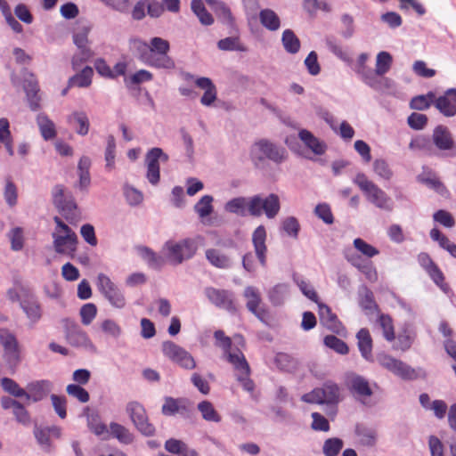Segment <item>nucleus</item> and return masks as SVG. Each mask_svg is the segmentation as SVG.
<instances>
[{
	"label": "nucleus",
	"mask_w": 456,
	"mask_h": 456,
	"mask_svg": "<svg viewBox=\"0 0 456 456\" xmlns=\"http://www.w3.org/2000/svg\"><path fill=\"white\" fill-rule=\"evenodd\" d=\"M132 45L139 52V58L144 64L157 69H175V61L168 55L170 44L167 40L155 37L149 44L141 39H134Z\"/></svg>",
	"instance_id": "obj_1"
},
{
	"label": "nucleus",
	"mask_w": 456,
	"mask_h": 456,
	"mask_svg": "<svg viewBox=\"0 0 456 456\" xmlns=\"http://www.w3.org/2000/svg\"><path fill=\"white\" fill-rule=\"evenodd\" d=\"M227 362L232 364L237 381L250 396H256V386L250 379L251 369L244 354L238 348L224 354Z\"/></svg>",
	"instance_id": "obj_2"
},
{
	"label": "nucleus",
	"mask_w": 456,
	"mask_h": 456,
	"mask_svg": "<svg viewBox=\"0 0 456 456\" xmlns=\"http://www.w3.org/2000/svg\"><path fill=\"white\" fill-rule=\"evenodd\" d=\"M56 228L53 232L54 250L58 254H63L73 256L77 251V236L71 228L62 220L54 216L53 218Z\"/></svg>",
	"instance_id": "obj_3"
},
{
	"label": "nucleus",
	"mask_w": 456,
	"mask_h": 456,
	"mask_svg": "<svg viewBox=\"0 0 456 456\" xmlns=\"http://www.w3.org/2000/svg\"><path fill=\"white\" fill-rule=\"evenodd\" d=\"M354 183L363 191L367 200L380 209L392 211L393 202L391 198L368 177L359 173L354 179Z\"/></svg>",
	"instance_id": "obj_4"
},
{
	"label": "nucleus",
	"mask_w": 456,
	"mask_h": 456,
	"mask_svg": "<svg viewBox=\"0 0 456 456\" xmlns=\"http://www.w3.org/2000/svg\"><path fill=\"white\" fill-rule=\"evenodd\" d=\"M197 249V244L192 239H184L177 242L168 240L163 247L166 258L175 265L191 258L196 254Z\"/></svg>",
	"instance_id": "obj_5"
},
{
	"label": "nucleus",
	"mask_w": 456,
	"mask_h": 456,
	"mask_svg": "<svg viewBox=\"0 0 456 456\" xmlns=\"http://www.w3.org/2000/svg\"><path fill=\"white\" fill-rule=\"evenodd\" d=\"M281 209L279 196L274 193L269 194L263 199L260 195H255L248 199V213L253 216H260L263 214L267 218H274Z\"/></svg>",
	"instance_id": "obj_6"
},
{
	"label": "nucleus",
	"mask_w": 456,
	"mask_h": 456,
	"mask_svg": "<svg viewBox=\"0 0 456 456\" xmlns=\"http://www.w3.org/2000/svg\"><path fill=\"white\" fill-rule=\"evenodd\" d=\"M168 160V156L166 154L162 149L159 147H154L151 149L145 155V164L147 167L146 177L148 181L156 185L159 182L160 179V168L159 162H167Z\"/></svg>",
	"instance_id": "obj_7"
},
{
	"label": "nucleus",
	"mask_w": 456,
	"mask_h": 456,
	"mask_svg": "<svg viewBox=\"0 0 456 456\" xmlns=\"http://www.w3.org/2000/svg\"><path fill=\"white\" fill-rule=\"evenodd\" d=\"M97 286L101 293L104 295L114 307L123 308L125 306L126 298L124 295L109 276L104 273H99L97 277Z\"/></svg>",
	"instance_id": "obj_8"
},
{
	"label": "nucleus",
	"mask_w": 456,
	"mask_h": 456,
	"mask_svg": "<svg viewBox=\"0 0 456 456\" xmlns=\"http://www.w3.org/2000/svg\"><path fill=\"white\" fill-rule=\"evenodd\" d=\"M162 351L165 356L184 369L192 370L196 366L191 354L172 341L164 342L162 344Z\"/></svg>",
	"instance_id": "obj_9"
},
{
	"label": "nucleus",
	"mask_w": 456,
	"mask_h": 456,
	"mask_svg": "<svg viewBox=\"0 0 456 456\" xmlns=\"http://www.w3.org/2000/svg\"><path fill=\"white\" fill-rule=\"evenodd\" d=\"M0 343L4 347V357L10 366H16L20 361L18 341L7 330L0 329Z\"/></svg>",
	"instance_id": "obj_10"
},
{
	"label": "nucleus",
	"mask_w": 456,
	"mask_h": 456,
	"mask_svg": "<svg viewBox=\"0 0 456 456\" xmlns=\"http://www.w3.org/2000/svg\"><path fill=\"white\" fill-rule=\"evenodd\" d=\"M205 296L211 304L216 307L225 309L230 312L236 310L233 295L227 289H220L214 287H207L204 289Z\"/></svg>",
	"instance_id": "obj_11"
},
{
	"label": "nucleus",
	"mask_w": 456,
	"mask_h": 456,
	"mask_svg": "<svg viewBox=\"0 0 456 456\" xmlns=\"http://www.w3.org/2000/svg\"><path fill=\"white\" fill-rule=\"evenodd\" d=\"M131 419L138 429L146 436H151L154 433V427L148 422V418L143 407L138 402L134 401L129 404Z\"/></svg>",
	"instance_id": "obj_12"
},
{
	"label": "nucleus",
	"mask_w": 456,
	"mask_h": 456,
	"mask_svg": "<svg viewBox=\"0 0 456 456\" xmlns=\"http://www.w3.org/2000/svg\"><path fill=\"white\" fill-rule=\"evenodd\" d=\"M247 298V308L260 321L265 322L269 317V313L265 307H260L261 297L257 289L248 286L244 290Z\"/></svg>",
	"instance_id": "obj_13"
},
{
	"label": "nucleus",
	"mask_w": 456,
	"mask_h": 456,
	"mask_svg": "<svg viewBox=\"0 0 456 456\" xmlns=\"http://www.w3.org/2000/svg\"><path fill=\"white\" fill-rule=\"evenodd\" d=\"M255 147L257 148L265 158L274 163L280 164L287 159V151L284 148L279 147L266 139H261L256 142Z\"/></svg>",
	"instance_id": "obj_14"
},
{
	"label": "nucleus",
	"mask_w": 456,
	"mask_h": 456,
	"mask_svg": "<svg viewBox=\"0 0 456 456\" xmlns=\"http://www.w3.org/2000/svg\"><path fill=\"white\" fill-rule=\"evenodd\" d=\"M20 290L24 294V298L20 301L21 308L26 313L28 319L34 322H37L42 316L39 303L28 288L20 286Z\"/></svg>",
	"instance_id": "obj_15"
},
{
	"label": "nucleus",
	"mask_w": 456,
	"mask_h": 456,
	"mask_svg": "<svg viewBox=\"0 0 456 456\" xmlns=\"http://www.w3.org/2000/svg\"><path fill=\"white\" fill-rule=\"evenodd\" d=\"M318 314L321 323L332 332L339 333L344 330L338 316L332 313L331 309L327 305L318 303Z\"/></svg>",
	"instance_id": "obj_16"
},
{
	"label": "nucleus",
	"mask_w": 456,
	"mask_h": 456,
	"mask_svg": "<svg viewBox=\"0 0 456 456\" xmlns=\"http://www.w3.org/2000/svg\"><path fill=\"white\" fill-rule=\"evenodd\" d=\"M266 231L265 226L259 225L252 234V242L254 245L256 257L262 266L266 265L267 247L265 245Z\"/></svg>",
	"instance_id": "obj_17"
},
{
	"label": "nucleus",
	"mask_w": 456,
	"mask_h": 456,
	"mask_svg": "<svg viewBox=\"0 0 456 456\" xmlns=\"http://www.w3.org/2000/svg\"><path fill=\"white\" fill-rule=\"evenodd\" d=\"M211 7L217 19L224 24L233 28L235 26V18L233 17L230 7L220 0H205Z\"/></svg>",
	"instance_id": "obj_18"
},
{
	"label": "nucleus",
	"mask_w": 456,
	"mask_h": 456,
	"mask_svg": "<svg viewBox=\"0 0 456 456\" xmlns=\"http://www.w3.org/2000/svg\"><path fill=\"white\" fill-rule=\"evenodd\" d=\"M432 140L436 148L443 151H451L454 146L452 135L444 126H438L434 129Z\"/></svg>",
	"instance_id": "obj_19"
},
{
	"label": "nucleus",
	"mask_w": 456,
	"mask_h": 456,
	"mask_svg": "<svg viewBox=\"0 0 456 456\" xmlns=\"http://www.w3.org/2000/svg\"><path fill=\"white\" fill-rule=\"evenodd\" d=\"M195 85L205 91L200 98V103L204 106H211L217 98V90L212 80L205 77H198Z\"/></svg>",
	"instance_id": "obj_20"
},
{
	"label": "nucleus",
	"mask_w": 456,
	"mask_h": 456,
	"mask_svg": "<svg viewBox=\"0 0 456 456\" xmlns=\"http://www.w3.org/2000/svg\"><path fill=\"white\" fill-rule=\"evenodd\" d=\"M368 59L369 55L367 53H361L357 60V66L355 70L362 77L365 84L372 88H378L379 81L375 77L373 70L366 66V61Z\"/></svg>",
	"instance_id": "obj_21"
},
{
	"label": "nucleus",
	"mask_w": 456,
	"mask_h": 456,
	"mask_svg": "<svg viewBox=\"0 0 456 456\" xmlns=\"http://www.w3.org/2000/svg\"><path fill=\"white\" fill-rule=\"evenodd\" d=\"M339 387L333 382H326L322 387L314 388L310 395H305L302 399H338Z\"/></svg>",
	"instance_id": "obj_22"
},
{
	"label": "nucleus",
	"mask_w": 456,
	"mask_h": 456,
	"mask_svg": "<svg viewBox=\"0 0 456 456\" xmlns=\"http://www.w3.org/2000/svg\"><path fill=\"white\" fill-rule=\"evenodd\" d=\"M207 260L211 265L219 269H229L232 266L231 257L217 248H208L205 252Z\"/></svg>",
	"instance_id": "obj_23"
},
{
	"label": "nucleus",
	"mask_w": 456,
	"mask_h": 456,
	"mask_svg": "<svg viewBox=\"0 0 456 456\" xmlns=\"http://www.w3.org/2000/svg\"><path fill=\"white\" fill-rule=\"evenodd\" d=\"M68 123L80 135H86L89 132L90 122L84 111H74L67 118Z\"/></svg>",
	"instance_id": "obj_24"
},
{
	"label": "nucleus",
	"mask_w": 456,
	"mask_h": 456,
	"mask_svg": "<svg viewBox=\"0 0 456 456\" xmlns=\"http://www.w3.org/2000/svg\"><path fill=\"white\" fill-rule=\"evenodd\" d=\"M259 21L261 25L271 32L280 29L281 21L279 15L272 9L265 8L259 12Z\"/></svg>",
	"instance_id": "obj_25"
},
{
	"label": "nucleus",
	"mask_w": 456,
	"mask_h": 456,
	"mask_svg": "<svg viewBox=\"0 0 456 456\" xmlns=\"http://www.w3.org/2000/svg\"><path fill=\"white\" fill-rule=\"evenodd\" d=\"M298 137L314 154L322 155L325 152L326 144L323 142H321L310 131L306 129L300 130Z\"/></svg>",
	"instance_id": "obj_26"
},
{
	"label": "nucleus",
	"mask_w": 456,
	"mask_h": 456,
	"mask_svg": "<svg viewBox=\"0 0 456 456\" xmlns=\"http://www.w3.org/2000/svg\"><path fill=\"white\" fill-rule=\"evenodd\" d=\"M357 345L362 356L367 361L372 360V338L370 331L363 328L361 329L356 335Z\"/></svg>",
	"instance_id": "obj_27"
},
{
	"label": "nucleus",
	"mask_w": 456,
	"mask_h": 456,
	"mask_svg": "<svg viewBox=\"0 0 456 456\" xmlns=\"http://www.w3.org/2000/svg\"><path fill=\"white\" fill-rule=\"evenodd\" d=\"M67 340L73 346L94 348V345L86 331L74 326L67 334Z\"/></svg>",
	"instance_id": "obj_28"
},
{
	"label": "nucleus",
	"mask_w": 456,
	"mask_h": 456,
	"mask_svg": "<svg viewBox=\"0 0 456 456\" xmlns=\"http://www.w3.org/2000/svg\"><path fill=\"white\" fill-rule=\"evenodd\" d=\"M94 70L91 67H85L79 73L69 79V87H88L92 84Z\"/></svg>",
	"instance_id": "obj_29"
},
{
	"label": "nucleus",
	"mask_w": 456,
	"mask_h": 456,
	"mask_svg": "<svg viewBox=\"0 0 456 456\" xmlns=\"http://www.w3.org/2000/svg\"><path fill=\"white\" fill-rule=\"evenodd\" d=\"M37 123L45 140H52L56 136L54 123L45 114H39L37 118Z\"/></svg>",
	"instance_id": "obj_30"
},
{
	"label": "nucleus",
	"mask_w": 456,
	"mask_h": 456,
	"mask_svg": "<svg viewBox=\"0 0 456 456\" xmlns=\"http://www.w3.org/2000/svg\"><path fill=\"white\" fill-rule=\"evenodd\" d=\"M191 8L202 25L210 26L214 23V18L206 9L202 0H191Z\"/></svg>",
	"instance_id": "obj_31"
},
{
	"label": "nucleus",
	"mask_w": 456,
	"mask_h": 456,
	"mask_svg": "<svg viewBox=\"0 0 456 456\" xmlns=\"http://www.w3.org/2000/svg\"><path fill=\"white\" fill-rule=\"evenodd\" d=\"M52 384L48 380H37L28 384L27 393L29 395V399L33 397H45L47 396L51 391Z\"/></svg>",
	"instance_id": "obj_32"
},
{
	"label": "nucleus",
	"mask_w": 456,
	"mask_h": 456,
	"mask_svg": "<svg viewBox=\"0 0 456 456\" xmlns=\"http://www.w3.org/2000/svg\"><path fill=\"white\" fill-rule=\"evenodd\" d=\"M348 387L352 392L361 396H370L372 395L369 382L361 376L351 378L348 381Z\"/></svg>",
	"instance_id": "obj_33"
},
{
	"label": "nucleus",
	"mask_w": 456,
	"mask_h": 456,
	"mask_svg": "<svg viewBox=\"0 0 456 456\" xmlns=\"http://www.w3.org/2000/svg\"><path fill=\"white\" fill-rule=\"evenodd\" d=\"M430 238L438 242L439 246L446 250L452 256L456 258V244L452 242L447 236L440 232L437 228L430 231Z\"/></svg>",
	"instance_id": "obj_34"
},
{
	"label": "nucleus",
	"mask_w": 456,
	"mask_h": 456,
	"mask_svg": "<svg viewBox=\"0 0 456 456\" xmlns=\"http://www.w3.org/2000/svg\"><path fill=\"white\" fill-rule=\"evenodd\" d=\"M393 58L392 55L385 51H382L378 53L376 59V68L373 70L375 77H381L387 73L392 66Z\"/></svg>",
	"instance_id": "obj_35"
},
{
	"label": "nucleus",
	"mask_w": 456,
	"mask_h": 456,
	"mask_svg": "<svg viewBox=\"0 0 456 456\" xmlns=\"http://www.w3.org/2000/svg\"><path fill=\"white\" fill-rule=\"evenodd\" d=\"M24 89L29 102V107L32 110H37L40 107V96L38 95L39 86L36 79L28 81L25 86Z\"/></svg>",
	"instance_id": "obj_36"
},
{
	"label": "nucleus",
	"mask_w": 456,
	"mask_h": 456,
	"mask_svg": "<svg viewBox=\"0 0 456 456\" xmlns=\"http://www.w3.org/2000/svg\"><path fill=\"white\" fill-rule=\"evenodd\" d=\"M0 142L4 145L10 156L14 155L12 137L10 131V124L7 118H0Z\"/></svg>",
	"instance_id": "obj_37"
},
{
	"label": "nucleus",
	"mask_w": 456,
	"mask_h": 456,
	"mask_svg": "<svg viewBox=\"0 0 456 456\" xmlns=\"http://www.w3.org/2000/svg\"><path fill=\"white\" fill-rule=\"evenodd\" d=\"M4 409H12L18 421L27 423L29 421V415L25 404L19 401H3Z\"/></svg>",
	"instance_id": "obj_38"
},
{
	"label": "nucleus",
	"mask_w": 456,
	"mask_h": 456,
	"mask_svg": "<svg viewBox=\"0 0 456 456\" xmlns=\"http://www.w3.org/2000/svg\"><path fill=\"white\" fill-rule=\"evenodd\" d=\"M53 203L61 211H71L76 208L73 201H66L64 200V190L62 185H56L53 192Z\"/></svg>",
	"instance_id": "obj_39"
},
{
	"label": "nucleus",
	"mask_w": 456,
	"mask_h": 456,
	"mask_svg": "<svg viewBox=\"0 0 456 456\" xmlns=\"http://www.w3.org/2000/svg\"><path fill=\"white\" fill-rule=\"evenodd\" d=\"M284 49L289 53H297L300 49V40L291 29H285L281 36Z\"/></svg>",
	"instance_id": "obj_40"
},
{
	"label": "nucleus",
	"mask_w": 456,
	"mask_h": 456,
	"mask_svg": "<svg viewBox=\"0 0 456 456\" xmlns=\"http://www.w3.org/2000/svg\"><path fill=\"white\" fill-rule=\"evenodd\" d=\"M377 322L383 331L384 338L391 342L395 338L393 319L390 315L380 314Z\"/></svg>",
	"instance_id": "obj_41"
},
{
	"label": "nucleus",
	"mask_w": 456,
	"mask_h": 456,
	"mask_svg": "<svg viewBox=\"0 0 456 456\" xmlns=\"http://www.w3.org/2000/svg\"><path fill=\"white\" fill-rule=\"evenodd\" d=\"M1 385L3 389L14 397H25L29 399V395L25 389L20 387L18 383L12 379L3 378L1 379Z\"/></svg>",
	"instance_id": "obj_42"
},
{
	"label": "nucleus",
	"mask_w": 456,
	"mask_h": 456,
	"mask_svg": "<svg viewBox=\"0 0 456 456\" xmlns=\"http://www.w3.org/2000/svg\"><path fill=\"white\" fill-rule=\"evenodd\" d=\"M435 106L446 117H453L456 114V106L452 102L446 93L435 101Z\"/></svg>",
	"instance_id": "obj_43"
},
{
	"label": "nucleus",
	"mask_w": 456,
	"mask_h": 456,
	"mask_svg": "<svg viewBox=\"0 0 456 456\" xmlns=\"http://www.w3.org/2000/svg\"><path fill=\"white\" fill-rule=\"evenodd\" d=\"M165 448L172 453L182 454V456H198L195 451H188L186 444L176 439H169L166 442Z\"/></svg>",
	"instance_id": "obj_44"
},
{
	"label": "nucleus",
	"mask_w": 456,
	"mask_h": 456,
	"mask_svg": "<svg viewBox=\"0 0 456 456\" xmlns=\"http://www.w3.org/2000/svg\"><path fill=\"white\" fill-rule=\"evenodd\" d=\"M288 294V285L284 283H280L275 285L273 288L270 289L268 292L269 300L274 305H281Z\"/></svg>",
	"instance_id": "obj_45"
},
{
	"label": "nucleus",
	"mask_w": 456,
	"mask_h": 456,
	"mask_svg": "<svg viewBox=\"0 0 456 456\" xmlns=\"http://www.w3.org/2000/svg\"><path fill=\"white\" fill-rule=\"evenodd\" d=\"M138 251L142 257L152 268H160L164 265V259L147 247H140Z\"/></svg>",
	"instance_id": "obj_46"
},
{
	"label": "nucleus",
	"mask_w": 456,
	"mask_h": 456,
	"mask_svg": "<svg viewBox=\"0 0 456 456\" xmlns=\"http://www.w3.org/2000/svg\"><path fill=\"white\" fill-rule=\"evenodd\" d=\"M217 46L222 51H240L245 52L246 47L240 43L239 37H229L221 39L217 43Z\"/></svg>",
	"instance_id": "obj_47"
},
{
	"label": "nucleus",
	"mask_w": 456,
	"mask_h": 456,
	"mask_svg": "<svg viewBox=\"0 0 456 456\" xmlns=\"http://www.w3.org/2000/svg\"><path fill=\"white\" fill-rule=\"evenodd\" d=\"M248 200L239 197L229 200L225 205L228 212L244 216L248 212Z\"/></svg>",
	"instance_id": "obj_48"
},
{
	"label": "nucleus",
	"mask_w": 456,
	"mask_h": 456,
	"mask_svg": "<svg viewBox=\"0 0 456 456\" xmlns=\"http://www.w3.org/2000/svg\"><path fill=\"white\" fill-rule=\"evenodd\" d=\"M324 345L340 354H346L349 352L347 345L334 335H328L324 338Z\"/></svg>",
	"instance_id": "obj_49"
},
{
	"label": "nucleus",
	"mask_w": 456,
	"mask_h": 456,
	"mask_svg": "<svg viewBox=\"0 0 456 456\" xmlns=\"http://www.w3.org/2000/svg\"><path fill=\"white\" fill-rule=\"evenodd\" d=\"M111 435L116 437L119 442L124 444H130L133 441V436L125 427L118 424L111 423L110 425Z\"/></svg>",
	"instance_id": "obj_50"
},
{
	"label": "nucleus",
	"mask_w": 456,
	"mask_h": 456,
	"mask_svg": "<svg viewBox=\"0 0 456 456\" xmlns=\"http://www.w3.org/2000/svg\"><path fill=\"white\" fill-rule=\"evenodd\" d=\"M354 247L363 256L371 258L379 254L378 248L373 247L372 245L367 243L364 240L361 238H356L353 241Z\"/></svg>",
	"instance_id": "obj_51"
},
{
	"label": "nucleus",
	"mask_w": 456,
	"mask_h": 456,
	"mask_svg": "<svg viewBox=\"0 0 456 456\" xmlns=\"http://www.w3.org/2000/svg\"><path fill=\"white\" fill-rule=\"evenodd\" d=\"M435 98L433 93H428L427 95H418L411 99L410 107L412 110H424L430 107L431 102Z\"/></svg>",
	"instance_id": "obj_52"
},
{
	"label": "nucleus",
	"mask_w": 456,
	"mask_h": 456,
	"mask_svg": "<svg viewBox=\"0 0 456 456\" xmlns=\"http://www.w3.org/2000/svg\"><path fill=\"white\" fill-rule=\"evenodd\" d=\"M73 41H74V44L79 49H81V52H82V54H83L85 60H87L90 57H92L93 53L90 51V49L87 48V43H88L87 31L85 30V31L75 34L73 37Z\"/></svg>",
	"instance_id": "obj_53"
},
{
	"label": "nucleus",
	"mask_w": 456,
	"mask_h": 456,
	"mask_svg": "<svg viewBox=\"0 0 456 456\" xmlns=\"http://www.w3.org/2000/svg\"><path fill=\"white\" fill-rule=\"evenodd\" d=\"M11 241V248L13 251H20L24 246L23 230L20 227L12 229L8 234Z\"/></svg>",
	"instance_id": "obj_54"
},
{
	"label": "nucleus",
	"mask_w": 456,
	"mask_h": 456,
	"mask_svg": "<svg viewBox=\"0 0 456 456\" xmlns=\"http://www.w3.org/2000/svg\"><path fill=\"white\" fill-rule=\"evenodd\" d=\"M282 230L290 237L297 239L300 231V224L294 216H289L282 221Z\"/></svg>",
	"instance_id": "obj_55"
},
{
	"label": "nucleus",
	"mask_w": 456,
	"mask_h": 456,
	"mask_svg": "<svg viewBox=\"0 0 456 456\" xmlns=\"http://www.w3.org/2000/svg\"><path fill=\"white\" fill-rule=\"evenodd\" d=\"M431 280L444 291H447L448 289V284L445 282V278L441 271V269L438 267V265L436 264L432 268H429L426 271Z\"/></svg>",
	"instance_id": "obj_56"
},
{
	"label": "nucleus",
	"mask_w": 456,
	"mask_h": 456,
	"mask_svg": "<svg viewBox=\"0 0 456 456\" xmlns=\"http://www.w3.org/2000/svg\"><path fill=\"white\" fill-rule=\"evenodd\" d=\"M213 198L209 195L203 196L200 200L195 205V211L200 217L208 216L213 211L212 207Z\"/></svg>",
	"instance_id": "obj_57"
},
{
	"label": "nucleus",
	"mask_w": 456,
	"mask_h": 456,
	"mask_svg": "<svg viewBox=\"0 0 456 456\" xmlns=\"http://www.w3.org/2000/svg\"><path fill=\"white\" fill-rule=\"evenodd\" d=\"M4 197L6 203L10 207H13L17 204L18 191L14 183L10 179H6L5 188L4 191Z\"/></svg>",
	"instance_id": "obj_58"
},
{
	"label": "nucleus",
	"mask_w": 456,
	"mask_h": 456,
	"mask_svg": "<svg viewBox=\"0 0 456 456\" xmlns=\"http://www.w3.org/2000/svg\"><path fill=\"white\" fill-rule=\"evenodd\" d=\"M373 169L376 175L384 180H390L393 176V171L389 167L387 162L384 159H376L373 162Z\"/></svg>",
	"instance_id": "obj_59"
},
{
	"label": "nucleus",
	"mask_w": 456,
	"mask_h": 456,
	"mask_svg": "<svg viewBox=\"0 0 456 456\" xmlns=\"http://www.w3.org/2000/svg\"><path fill=\"white\" fill-rule=\"evenodd\" d=\"M433 219L445 228H452L455 225V219L452 215L444 209L437 210L433 215Z\"/></svg>",
	"instance_id": "obj_60"
},
{
	"label": "nucleus",
	"mask_w": 456,
	"mask_h": 456,
	"mask_svg": "<svg viewBox=\"0 0 456 456\" xmlns=\"http://www.w3.org/2000/svg\"><path fill=\"white\" fill-rule=\"evenodd\" d=\"M97 314V307L93 303L84 305L80 309L81 322L84 325H89Z\"/></svg>",
	"instance_id": "obj_61"
},
{
	"label": "nucleus",
	"mask_w": 456,
	"mask_h": 456,
	"mask_svg": "<svg viewBox=\"0 0 456 456\" xmlns=\"http://www.w3.org/2000/svg\"><path fill=\"white\" fill-rule=\"evenodd\" d=\"M343 447V442L339 438H330L325 441L323 453L326 456H336Z\"/></svg>",
	"instance_id": "obj_62"
},
{
	"label": "nucleus",
	"mask_w": 456,
	"mask_h": 456,
	"mask_svg": "<svg viewBox=\"0 0 456 456\" xmlns=\"http://www.w3.org/2000/svg\"><path fill=\"white\" fill-rule=\"evenodd\" d=\"M393 373L403 379H413L417 377L415 370L400 360L396 364Z\"/></svg>",
	"instance_id": "obj_63"
},
{
	"label": "nucleus",
	"mask_w": 456,
	"mask_h": 456,
	"mask_svg": "<svg viewBox=\"0 0 456 456\" xmlns=\"http://www.w3.org/2000/svg\"><path fill=\"white\" fill-rule=\"evenodd\" d=\"M315 215L322 219L325 224H331L334 222V216L331 212L330 207L326 204H318L314 209Z\"/></svg>",
	"instance_id": "obj_64"
}]
</instances>
